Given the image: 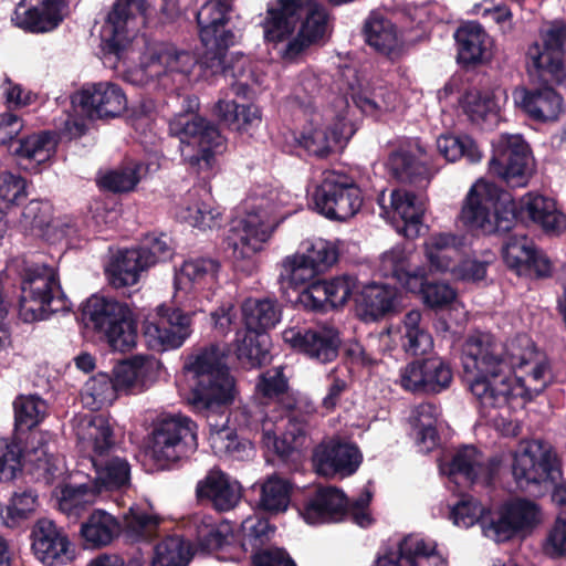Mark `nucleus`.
<instances>
[{
  "label": "nucleus",
  "instance_id": "46",
  "mask_svg": "<svg viewBox=\"0 0 566 566\" xmlns=\"http://www.w3.org/2000/svg\"><path fill=\"white\" fill-rule=\"evenodd\" d=\"M339 139L338 132L328 126L314 124L312 120L303 126L295 136L296 144L308 155L326 158L333 151V145Z\"/></svg>",
  "mask_w": 566,
  "mask_h": 566
},
{
  "label": "nucleus",
  "instance_id": "28",
  "mask_svg": "<svg viewBox=\"0 0 566 566\" xmlns=\"http://www.w3.org/2000/svg\"><path fill=\"white\" fill-rule=\"evenodd\" d=\"M283 339L294 350L321 364L335 360L342 343L333 328L291 327L283 332Z\"/></svg>",
  "mask_w": 566,
  "mask_h": 566
},
{
  "label": "nucleus",
  "instance_id": "13",
  "mask_svg": "<svg viewBox=\"0 0 566 566\" xmlns=\"http://www.w3.org/2000/svg\"><path fill=\"white\" fill-rule=\"evenodd\" d=\"M171 239L165 234H148L136 247L119 250L105 270L109 283L116 287L135 285L144 271L174 255Z\"/></svg>",
  "mask_w": 566,
  "mask_h": 566
},
{
  "label": "nucleus",
  "instance_id": "61",
  "mask_svg": "<svg viewBox=\"0 0 566 566\" xmlns=\"http://www.w3.org/2000/svg\"><path fill=\"white\" fill-rule=\"evenodd\" d=\"M461 104L473 123L483 122L489 115H495L497 107L493 95L479 90L467 91L461 98Z\"/></svg>",
  "mask_w": 566,
  "mask_h": 566
},
{
  "label": "nucleus",
  "instance_id": "19",
  "mask_svg": "<svg viewBox=\"0 0 566 566\" xmlns=\"http://www.w3.org/2000/svg\"><path fill=\"white\" fill-rule=\"evenodd\" d=\"M146 0H116L101 29L102 49L105 54L120 57L130 44L137 20L144 24L147 15Z\"/></svg>",
  "mask_w": 566,
  "mask_h": 566
},
{
  "label": "nucleus",
  "instance_id": "58",
  "mask_svg": "<svg viewBox=\"0 0 566 566\" xmlns=\"http://www.w3.org/2000/svg\"><path fill=\"white\" fill-rule=\"evenodd\" d=\"M13 410L15 431L27 432L43 421L46 413V403L36 395H20L13 401Z\"/></svg>",
  "mask_w": 566,
  "mask_h": 566
},
{
  "label": "nucleus",
  "instance_id": "6",
  "mask_svg": "<svg viewBox=\"0 0 566 566\" xmlns=\"http://www.w3.org/2000/svg\"><path fill=\"white\" fill-rule=\"evenodd\" d=\"M86 328L114 349L126 352L136 345L137 321L127 303L113 297L92 295L81 308Z\"/></svg>",
  "mask_w": 566,
  "mask_h": 566
},
{
  "label": "nucleus",
  "instance_id": "4",
  "mask_svg": "<svg viewBox=\"0 0 566 566\" xmlns=\"http://www.w3.org/2000/svg\"><path fill=\"white\" fill-rule=\"evenodd\" d=\"M318 274L303 254H295L283 261L280 279L293 289L305 285L298 292L296 304L305 311L319 314L344 306L357 289V280L352 275L314 280Z\"/></svg>",
  "mask_w": 566,
  "mask_h": 566
},
{
  "label": "nucleus",
  "instance_id": "21",
  "mask_svg": "<svg viewBox=\"0 0 566 566\" xmlns=\"http://www.w3.org/2000/svg\"><path fill=\"white\" fill-rule=\"evenodd\" d=\"M543 46L537 43L528 50V56L532 60L538 77L544 81H552L557 85L566 82V71L564 64L566 51V22L554 21L549 28L542 34Z\"/></svg>",
  "mask_w": 566,
  "mask_h": 566
},
{
  "label": "nucleus",
  "instance_id": "49",
  "mask_svg": "<svg viewBox=\"0 0 566 566\" xmlns=\"http://www.w3.org/2000/svg\"><path fill=\"white\" fill-rule=\"evenodd\" d=\"M146 360L142 356H135L117 363L113 368V379L119 394L137 395L146 388Z\"/></svg>",
  "mask_w": 566,
  "mask_h": 566
},
{
  "label": "nucleus",
  "instance_id": "24",
  "mask_svg": "<svg viewBox=\"0 0 566 566\" xmlns=\"http://www.w3.org/2000/svg\"><path fill=\"white\" fill-rule=\"evenodd\" d=\"M537 505L526 499H515L502 504L496 518L483 522L482 530L486 537L497 543L514 538L520 532L536 524Z\"/></svg>",
  "mask_w": 566,
  "mask_h": 566
},
{
  "label": "nucleus",
  "instance_id": "60",
  "mask_svg": "<svg viewBox=\"0 0 566 566\" xmlns=\"http://www.w3.org/2000/svg\"><path fill=\"white\" fill-rule=\"evenodd\" d=\"M38 506V494L31 489L14 492L8 505L3 520L9 527H17L29 520Z\"/></svg>",
  "mask_w": 566,
  "mask_h": 566
},
{
  "label": "nucleus",
  "instance_id": "47",
  "mask_svg": "<svg viewBox=\"0 0 566 566\" xmlns=\"http://www.w3.org/2000/svg\"><path fill=\"white\" fill-rule=\"evenodd\" d=\"M403 334L401 336V346L405 352L418 358L426 357L433 347V338L422 324V313L419 310L407 312L402 319Z\"/></svg>",
  "mask_w": 566,
  "mask_h": 566
},
{
  "label": "nucleus",
  "instance_id": "40",
  "mask_svg": "<svg viewBox=\"0 0 566 566\" xmlns=\"http://www.w3.org/2000/svg\"><path fill=\"white\" fill-rule=\"evenodd\" d=\"M315 407H308L305 411L286 413L287 423L285 431L275 437L273 449L277 457L287 461L295 451L304 447L308 433L310 420L315 413Z\"/></svg>",
  "mask_w": 566,
  "mask_h": 566
},
{
  "label": "nucleus",
  "instance_id": "54",
  "mask_svg": "<svg viewBox=\"0 0 566 566\" xmlns=\"http://www.w3.org/2000/svg\"><path fill=\"white\" fill-rule=\"evenodd\" d=\"M484 473L491 475L482 452L472 444L459 448L449 463V475H461L470 483H475Z\"/></svg>",
  "mask_w": 566,
  "mask_h": 566
},
{
  "label": "nucleus",
  "instance_id": "37",
  "mask_svg": "<svg viewBox=\"0 0 566 566\" xmlns=\"http://www.w3.org/2000/svg\"><path fill=\"white\" fill-rule=\"evenodd\" d=\"M457 62L463 67L476 66L489 60L492 41L479 22H468L454 32Z\"/></svg>",
  "mask_w": 566,
  "mask_h": 566
},
{
  "label": "nucleus",
  "instance_id": "33",
  "mask_svg": "<svg viewBox=\"0 0 566 566\" xmlns=\"http://www.w3.org/2000/svg\"><path fill=\"white\" fill-rule=\"evenodd\" d=\"M65 8V0H41L36 6L31 7L20 2L11 20L14 25L25 32H51L62 23Z\"/></svg>",
  "mask_w": 566,
  "mask_h": 566
},
{
  "label": "nucleus",
  "instance_id": "35",
  "mask_svg": "<svg viewBox=\"0 0 566 566\" xmlns=\"http://www.w3.org/2000/svg\"><path fill=\"white\" fill-rule=\"evenodd\" d=\"M386 169L397 182L421 190L428 188L434 176V171L424 160L405 147L389 153Z\"/></svg>",
  "mask_w": 566,
  "mask_h": 566
},
{
  "label": "nucleus",
  "instance_id": "44",
  "mask_svg": "<svg viewBox=\"0 0 566 566\" xmlns=\"http://www.w3.org/2000/svg\"><path fill=\"white\" fill-rule=\"evenodd\" d=\"M219 122L229 129L249 133L261 124V109L253 104L241 105L235 101L219 99L214 106Z\"/></svg>",
  "mask_w": 566,
  "mask_h": 566
},
{
  "label": "nucleus",
  "instance_id": "10",
  "mask_svg": "<svg viewBox=\"0 0 566 566\" xmlns=\"http://www.w3.org/2000/svg\"><path fill=\"white\" fill-rule=\"evenodd\" d=\"M149 446L155 461L170 469L197 451L198 426L182 413L160 415L153 421Z\"/></svg>",
  "mask_w": 566,
  "mask_h": 566
},
{
  "label": "nucleus",
  "instance_id": "62",
  "mask_svg": "<svg viewBox=\"0 0 566 566\" xmlns=\"http://www.w3.org/2000/svg\"><path fill=\"white\" fill-rule=\"evenodd\" d=\"M160 518L157 515L148 514L139 507H130L125 515L127 532L140 539H151L157 535Z\"/></svg>",
  "mask_w": 566,
  "mask_h": 566
},
{
  "label": "nucleus",
  "instance_id": "39",
  "mask_svg": "<svg viewBox=\"0 0 566 566\" xmlns=\"http://www.w3.org/2000/svg\"><path fill=\"white\" fill-rule=\"evenodd\" d=\"M122 531L119 521L112 514L95 510L82 522L80 537L87 549H98L109 545Z\"/></svg>",
  "mask_w": 566,
  "mask_h": 566
},
{
  "label": "nucleus",
  "instance_id": "41",
  "mask_svg": "<svg viewBox=\"0 0 566 566\" xmlns=\"http://www.w3.org/2000/svg\"><path fill=\"white\" fill-rule=\"evenodd\" d=\"M208 416L209 426V443L213 452L219 457H231L234 459H243L248 449H251V442L238 434L237 428L230 427V418L224 420H212Z\"/></svg>",
  "mask_w": 566,
  "mask_h": 566
},
{
  "label": "nucleus",
  "instance_id": "50",
  "mask_svg": "<svg viewBox=\"0 0 566 566\" xmlns=\"http://www.w3.org/2000/svg\"><path fill=\"white\" fill-rule=\"evenodd\" d=\"M458 237L452 233H434L423 243L430 269L437 272L453 270V255L458 253Z\"/></svg>",
  "mask_w": 566,
  "mask_h": 566
},
{
  "label": "nucleus",
  "instance_id": "56",
  "mask_svg": "<svg viewBox=\"0 0 566 566\" xmlns=\"http://www.w3.org/2000/svg\"><path fill=\"white\" fill-rule=\"evenodd\" d=\"M57 142L51 130H42L22 137L13 154L19 158L44 163L55 153Z\"/></svg>",
  "mask_w": 566,
  "mask_h": 566
},
{
  "label": "nucleus",
  "instance_id": "36",
  "mask_svg": "<svg viewBox=\"0 0 566 566\" xmlns=\"http://www.w3.org/2000/svg\"><path fill=\"white\" fill-rule=\"evenodd\" d=\"M196 496L200 503H209L217 511L226 512L239 502L240 491L227 473L212 469L197 483Z\"/></svg>",
  "mask_w": 566,
  "mask_h": 566
},
{
  "label": "nucleus",
  "instance_id": "59",
  "mask_svg": "<svg viewBox=\"0 0 566 566\" xmlns=\"http://www.w3.org/2000/svg\"><path fill=\"white\" fill-rule=\"evenodd\" d=\"M148 170L149 165L140 160H132L120 169L107 172L102 178V186L112 192H127L136 187Z\"/></svg>",
  "mask_w": 566,
  "mask_h": 566
},
{
  "label": "nucleus",
  "instance_id": "1",
  "mask_svg": "<svg viewBox=\"0 0 566 566\" xmlns=\"http://www.w3.org/2000/svg\"><path fill=\"white\" fill-rule=\"evenodd\" d=\"M461 359L469 390L483 417L518 400L522 405L530 402L547 386V366L543 363H535L526 376L512 377L515 367L522 369L530 363L510 355L505 345L490 333L469 336Z\"/></svg>",
  "mask_w": 566,
  "mask_h": 566
},
{
  "label": "nucleus",
  "instance_id": "23",
  "mask_svg": "<svg viewBox=\"0 0 566 566\" xmlns=\"http://www.w3.org/2000/svg\"><path fill=\"white\" fill-rule=\"evenodd\" d=\"M502 258L506 266L518 276L542 279L552 275L549 259L525 233H510L504 239Z\"/></svg>",
  "mask_w": 566,
  "mask_h": 566
},
{
  "label": "nucleus",
  "instance_id": "26",
  "mask_svg": "<svg viewBox=\"0 0 566 566\" xmlns=\"http://www.w3.org/2000/svg\"><path fill=\"white\" fill-rule=\"evenodd\" d=\"M285 370L286 367L281 365L261 371L255 379V395L263 403L279 405L286 413L305 411L307 406L315 407L311 401L300 398Z\"/></svg>",
  "mask_w": 566,
  "mask_h": 566
},
{
  "label": "nucleus",
  "instance_id": "14",
  "mask_svg": "<svg viewBox=\"0 0 566 566\" xmlns=\"http://www.w3.org/2000/svg\"><path fill=\"white\" fill-rule=\"evenodd\" d=\"M512 474L521 490L555 484L562 480L563 462L556 449L542 439H533L521 446L513 455Z\"/></svg>",
  "mask_w": 566,
  "mask_h": 566
},
{
  "label": "nucleus",
  "instance_id": "51",
  "mask_svg": "<svg viewBox=\"0 0 566 566\" xmlns=\"http://www.w3.org/2000/svg\"><path fill=\"white\" fill-rule=\"evenodd\" d=\"M401 549L407 566H448L447 559L437 551V543L427 542L419 535H405Z\"/></svg>",
  "mask_w": 566,
  "mask_h": 566
},
{
  "label": "nucleus",
  "instance_id": "52",
  "mask_svg": "<svg viewBox=\"0 0 566 566\" xmlns=\"http://www.w3.org/2000/svg\"><path fill=\"white\" fill-rule=\"evenodd\" d=\"M292 491L293 484L290 480L273 474L261 485L258 506L269 513L284 512L291 503Z\"/></svg>",
  "mask_w": 566,
  "mask_h": 566
},
{
  "label": "nucleus",
  "instance_id": "32",
  "mask_svg": "<svg viewBox=\"0 0 566 566\" xmlns=\"http://www.w3.org/2000/svg\"><path fill=\"white\" fill-rule=\"evenodd\" d=\"M514 226L517 220L531 221L546 233L559 234L566 228V217L556 201L542 195L527 193L518 202L514 200Z\"/></svg>",
  "mask_w": 566,
  "mask_h": 566
},
{
  "label": "nucleus",
  "instance_id": "34",
  "mask_svg": "<svg viewBox=\"0 0 566 566\" xmlns=\"http://www.w3.org/2000/svg\"><path fill=\"white\" fill-rule=\"evenodd\" d=\"M276 527L271 524L269 518L252 515L242 521L238 534L235 535L234 553L223 555L224 559L240 562L250 554L252 560L253 555L259 554L273 546L271 544Z\"/></svg>",
  "mask_w": 566,
  "mask_h": 566
},
{
  "label": "nucleus",
  "instance_id": "31",
  "mask_svg": "<svg viewBox=\"0 0 566 566\" xmlns=\"http://www.w3.org/2000/svg\"><path fill=\"white\" fill-rule=\"evenodd\" d=\"M366 43L391 62L399 61L407 51L397 25L384 13L371 11L363 25Z\"/></svg>",
  "mask_w": 566,
  "mask_h": 566
},
{
  "label": "nucleus",
  "instance_id": "12",
  "mask_svg": "<svg viewBox=\"0 0 566 566\" xmlns=\"http://www.w3.org/2000/svg\"><path fill=\"white\" fill-rule=\"evenodd\" d=\"M231 10V0H208L196 14L206 64L224 76H237L234 67L228 65L226 60L235 38L231 30L226 29Z\"/></svg>",
  "mask_w": 566,
  "mask_h": 566
},
{
  "label": "nucleus",
  "instance_id": "63",
  "mask_svg": "<svg viewBox=\"0 0 566 566\" xmlns=\"http://www.w3.org/2000/svg\"><path fill=\"white\" fill-rule=\"evenodd\" d=\"M85 394L93 399L97 408H102L112 405L119 392L111 375L98 373L86 381Z\"/></svg>",
  "mask_w": 566,
  "mask_h": 566
},
{
  "label": "nucleus",
  "instance_id": "30",
  "mask_svg": "<svg viewBox=\"0 0 566 566\" xmlns=\"http://www.w3.org/2000/svg\"><path fill=\"white\" fill-rule=\"evenodd\" d=\"M307 524L342 521L348 512V499L335 486H321L310 492L302 503L293 504Z\"/></svg>",
  "mask_w": 566,
  "mask_h": 566
},
{
  "label": "nucleus",
  "instance_id": "11",
  "mask_svg": "<svg viewBox=\"0 0 566 566\" xmlns=\"http://www.w3.org/2000/svg\"><path fill=\"white\" fill-rule=\"evenodd\" d=\"M273 231L269 212L251 207L243 218L235 219L224 238V250L237 271L251 274L256 268L255 256Z\"/></svg>",
  "mask_w": 566,
  "mask_h": 566
},
{
  "label": "nucleus",
  "instance_id": "38",
  "mask_svg": "<svg viewBox=\"0 0 566 566\" xmlns=\"http://www.w3.org/2000/svg\"><path fill=\"white\" fill-rule=\"evenodd\" d=\"M399 292L388 284L370 283L356 295L355 303L365 318L377 321L397 312Z\"/></svg>",
  "mask_w": 566,
  "mask_h": 566
},
{
  "label": "nucleus",
  "instance_id": "18",
  "mask_svg": "<svg viewBox=\"0 0 566 566\" xmlns=\"http://www.w3.org/2000/svg\"><path fill=\"white\" fill-rule=\"evenodd\" d=\"M454 382L451 363L432 355L418 357L400 370V386L418 397H436L449 391Z\"/></svg>",
  "mask_w": 566,
  "mask_h": 566
},
{
  "label": "nucleus",
  "instance_id": "20",
  "mask_svg": "<svg viewBox=\"0 0 566 566\" xmlns=\"http://www.w3.org/2000/svg\"><path fill=\"white\" fill-rule=\"evenodd\" d=\"M490 171L510 187H524L528 178L531 148L521 135L501 134L492 142Z\"/></svg>",
  "mask_w": 566,
  "mask_h": 566
},
{
  "label": "nucleus",
  "instance_id": "57",
  "mask_svg": "<svg viewBox=\"0 0 566 566\" xmlns=\"http://www.w3.org/2000/svg\"><path fill=\"white\" fill-rule=\"evenodd\" d=\"M192 558L191 545L182 536L169 535L155 546L153 566H187Z\"/></svg>",
  "mask_w": 566,
  "mask_h": 566
},
{
  "label": "nucleus",
  "instance_id": "42",
  "mask_svg": "<svg viewBox=\"0 0 566 566\" xmlns=\"http://www.w3.org/2000/svg\"><path fill=\"white\" fill-rule=\"evenodd\" d=\"M244 329L253 333H266L281 321V306L273 297H249L241 305Z\"/></svg>",
  "mask_w": 566,
  "mask_h": 566
},
{
  "label": "nucleus",
  "instance_id": "55",
  "mask_svg": "<svg viewBox=\"0 0 566 566\" xmlns=\"http://www.w3.org/2000/svg\"><path fill=\"white\" fill-rule=\"evenodd\" d=\"M438 151L447 161L454 163L461 158H465L470 164H476L482 159L475 140L469 135H441L437 139Z\"/></svg>",
  "mask_w": 566,
  "mask_h": 566
},
{
  "label": "nucleus",
  "instance_id": "64",
  "mask_svg": "<svg viewBox=\"0 0 566 566\" xmlns=\"http://www.w3.org/2000/svg\"><path fill=\"white\" fill-rule=\"evenodd\" d=\"M303 255L310 264L319 273H323L337 262L339 251L333 242L317 239L306 248V252Z\"/></svg>",
  "mask_w": 566,
  "mask_h": 566
},
{
  "label": "nucleus",
  "instance_id": "9",
  "mask_svg": "<svg viewBox=\"0 0 566 566\" xmlns=\"http://www.w3.org/2000/svg\"><path fill=\"white\" fill-rule=\"evenodd\" d=\"M381 271L407 292L419 294L423 304L431 310H444L457 298V291L449 283L429 281L423 265L412 266L402 248L396 247L382 254Z\"/></svg>",
  "mask_w": 566,
  "mask_h": 566
},
{
  "label": "nucleus",
  "instance_id": "29",
  "mask_svg": "<svg viewBox=\"0 0 566 566\" xmlns=\"http://www.w3.org/2000/svg\"><path fill=\"white\" fill-rule=\"evenodd\" d=\"M30 538L33 554L44 565H61L73 558L67 534L50 518H39L32 526Z\"/></svg>",
  "mask_w": 566,
  "mask_h": 566
},
{
  "label": "nucleus",
  "instance_id": "53",
  "mask_svg": "<svg viewBox=\"0 0 566 566\" xmlns=\"http://www.w3.org/2000/svg\"><path fill=\"white\" fill-rule=\"evenodd\" d=\"M220 268V262L212 258L186 260L176 274L175 283L178 287L186 283L190 286L214 283Z\"/></svg>",
  "mask_w": 566,
  "mask_h": 566
},
{
  "label": "nucleus",
  "instance_id": "27",
  "mask_svg": "<svg viewBox=\"0 0 566 566\" xmlns=\"http://www.w3.org/2000/svg\"><path fill=\"white\" fill-rule=\"evenodd\" d=\"M538 78L542 81L539 85L516 87L513 92L514 102L534 122H555L563 112L564 98L553 87L556 83Z\"/></svg>",
  "mask_w": 566,
  "mask_h": 566
},
{
  "label": "nucleus",
  "instance_id": "22",
  "mask_svg": "<svg viewBox=\"0 0 566 566\" xmlns=\"http://www.w3.org/2000/svg\"><path fill=\"white\" fill-rule=\"evenodd\" d=\"M71 103L88 119L115 118L127 105L122 87L114 83H96L84 86L71 96Z\"/></svg>",
  "mask_w": 566,
  "mask_h": 566
},
{
  "label": "nucleus",
  "instance_id": "16",
  "mask_svg": "<svg viewBox=\"0 0 566 566\" xmlns=\"http://www.w3.org/2000/svg\"><path fill=\"white\" fill-rule=\"evenodd\" d=\"M315 211L332 221L344 222L361 209L364 197L360 187L348 175L326 170L312 196Z\"/></svg>",
  "mask_w": 566,
  "mask_h": 566
},
{
  "label": "nucleus",
  "instance_id": "8",
  "mask_svg": "<svg viewBox=\"0 0 566 566\" xmlns=\"http://www.w3.org/2000/svg\"><path fill=\"white\" fill-rule=\"evenodd\" d=\"M84 439L92 444L91 461L95 469L94 486L98 494L104 491H118L130 483V465L126 458L114 455V431L103 415L90 417Z\"/></svg>",
  "mask_w": 566,
  "mask_h": 566
},
{
  "label": "nucleus",
  "instance_id": "48",
  "mask_svg": "<svg viewBox=\"0 0 566 566\" xmlns=\"http://www.w3.org/2000/svg\"><path fill=\"white\" fill-rule=\"evenodd\" d=\"M197 543L201 552H219L218 558L226 560L223 555L234 553L235 534L229 522L203 524L198 527Z\"/></svg>",
  "mask_w": 566,
  "mask_h": 566
},
{
  "label": "nucleus",
  "instance_id": "15",
  "mask_svg": "<svg viewBox=\"0 0 566 566\" xmlns=\"http://www.w3.org/2000/svg\"><path fill=\"white\" fill-rule=\"evenodd\" d=\"M196 101L187 97V111L176 114L169 120V132L181 143L198 148L189 158L190 166L208 170L213 165L216 154L222 150L224 138L214 124L192 112L197 106Z\"/></svg>",
  "mask_w": 566,
  "mask_h": 566
},
{
  "label": "nucleus",
  "instance_id": "2",
  "mask_svg": "<svg viewBox=\"0 0 566 566\" xmlns=\"http://www.w3.org/2000/svg\"><path fill=\"white\" fill-rule=\"evenodd\" d=\"M266 43L287 41L282 57L295 61L312 46L324 45L333 31V17L315 0H275L261 23Z\"/></svg>",
  "mask_w": 566,
  "mask_h": 566
},
{
  "label": "nucleus",
  "instance_id": "7",
  "mask_svg": "<svg viewBox=\"0 0 566 566\" xmlns=\"http://www.w3.org/2000/svg\"><path fill=\"white\" fill-rule=\"evenodd\" d=\"M71 302L64 294L59 274L49 265L24 269L19 296V316L24 323L44 321L57 312H66Z\"/></svg>",
  "mask_w": 566,
  "mask_h": 566
},
{
  "label": "nucleus",
  "instance_id": "17",
  "mask_svg": "<svg viewBox=\"0 0 566 566\" xmlns=\"http://www.w3.org/2000/svg\"><path fill=\"white\" fill-rule=\"evenodd\" d=\"M193 313L175 305L160 304L143 324V337L148 349L164 353L180 348L192 334Z\"/></svg>",
  "mask_w": 566,
  "mask_h": 566
},
{
  "label": "nucleus",
  "instance_id": "25",
  "mask_svg": "<svg viewBox=\"0 0 566 566\" xmlns=\"http://www.w3.org/2000/svg\"><path fill=\"white\" fill-rule=\"evenodd\" d=\"M361 460V452L356 444L335 438L317 444L312 455L315 471L325 478L349 476L358 470Z\"/></svg>",
  "mask_w": 566,
  "mask_h": 566
},
{
  "label": "nucleus",
  "instance_id": "43",
  "mask_svg": "<svg viewBox=\"0 0 566 566\" xmlns=\"http://www.w3.org/2000/svg\"><path fill=\"white\" fill-rule=\"evenodd\" d=\"M269 346L268 333L238 331L234 339V355L241 367L260 368L270 361Z\"/></svg>",
  "mask_w": 566,
  "mask_h": 566
},
{
  "label": "nucleus",
  "instance_id": "45",
  "mask_svg": "<svg viewBox=\"0 0 566 566\" xmlns=\"http://www.w3.org/2000/svg\"><path fill=\"white\" fill-rule=\"evenodd\" d=\"M390 208L403 221V234L417 238L422 227L424 208L415 192L406 189H394L390 193Z\"/></svg>",
  "mask_w": 566,
  "mask_h": 566
},
{
  "label": "nucleus",
  "instance_id": "5",
  "mask_svg": "<svg viewBox=\"0 0 566 566\" xmlns=\"http://www.w3.org/2000/svg\"><path fill=\"white\" fill-rule=\"evenodd\" d=\"M514 199L493 182L478 181L469 190L459 220L469 230L509 233L514 229Z\"/></svg>",
  "mask_w": 566,
  "mask_h": 566
},
{
  "label": "nucleus",
  "instance_id": "3",
  "mask_svg": "<svg viewBox=\"0 0 566 566\" xmlns=\"http://www.w3.org/2000/svg\"><path fill=\"white\" fill-rule=\"evenodd\" d=\"M230 345L211 343L193 353L186 368L193 375L191 403L195 409L216 418L231 405L235 395V379L230 373Z\"/></svg>",
  "mask_w": 566,
  "mask_h": 566
}]
</instances>
